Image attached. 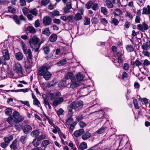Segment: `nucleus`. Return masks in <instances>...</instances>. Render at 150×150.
I'll return each instance as SVG.
<instances>
[{"mask_svg": "<svg viewBox=\"0 0 150 150\" xmlns=\"http://www.w3.org/2000/svg\"><path fill=\"white\" fill-rule=\"evenodd\" d=\"M87 147V144L85 142L81 143L80 145L79 148L81 150H83Z\"/></svg>", "mask_w": 150, "mask_h": 150, "instance_id": "393cba45", "label": "nucleus"}, {"mask_svg": "<svg viewBox=\"0 0 150 150\" xmlns=\"http://www.w3.org/2000/svg\"><path fill=\"white\" fill-rule=\"evenodd\" d=\"M39 39L37 36L34 35L32 38L30 39L29 43L31 47L33 48L35 47V46L37 45H38L39 46Z\"/></svg>", "mask_w": 150, "mask_h": 150, "instance_id": "6e6552de", "label": "nucleus"}, {"mask_svg": "<svg viewBox=\"0 0 150 150\" xmlns=\"http://www.w3.org/2000/svg\"><path fill=\"white\" fill-rule=\"evenodd\" d=\"M3 56L0 58V64H2L4 65L7 64L6 60H8L10 59L8 51L7 50H4L2 51Z\"/></svg>", "mask_w": 150, "mask_h": 150, "instance_id": "39448f33", "label": "nucleus"}, {"mask_svg": "<svg viewBox=\"0 0 150 150\" xmlns=\"http://www.w3.org/2000/svg\"><path fill=\"white\" fill-rule=\"evenodd\" d=\"M79 125L81 127H83L86 125V123L82 121L80 122Z\"/></svg>", "mask_w": 150, "mask_h": 150, "instance_id": "774afa93", "label": "nucleus"}, {"mask_svg": "<svg viewBox=\"0 0 150 150\" xmlns=\"http://www.w3.org/2000/svg\"><path fill=\"white\" fill-rule=\"evenodd\" d=\"M48 95L50 100H54L53 105L55 107L61 104L64 101L63 98L60 97L61 94L59 92H57L54 93H49Z\"/></svg>", "mask_w": 150, "mask_h": 150, "instance_id": "f257e3e1", "label": "nucleus"}, {"mask_svg": "<svg viewBox=\"0 0 150 150\" xmlns=\"http://www.w3.org/2000/svg\"><path fill=\"white\" fill-rule=\"evenodd\" d=\"M142 53L145 56H147L148 57H149L150 56V53L146 50L143 51L142 52Z\"/></svg>", "mask_w": 150, "mask_h": 150, "instance_id": "13d9d810", "label": "nucleus"}, {"mask_svg": "<svg viewBox=\"0 0 150 150\" xmlns=\"http://www.w3.org/2000/svg\"><path fill=\"white\" fill-rule=\"evenodd\" d=\"M76 79L79 81H81L83 79V76L82 74H78L76 76Z\"/></svg>", "mask_w": 150, "mask_h": 150, "instance_id": "ea45409f", "label": "nucleus"}, {"mask_svg": "<svg viewBox=\"0 0 150 150\" xmlns=\"http://www.w3.org/2000/svg\"><path fill=\"white\" fill-rule=\"evenodd\" d=\"M67 63V60L65 59H62L57 63V65L59 66H62Z\"/></svg>", "mask_w": 150, "mask_h": 150, "instance_id": "cd10ccee", "label": "nucleus"}, {"mask_svg": "<svg viewBox=\"0 0 150 150\" xmlns=\"http://www.w3.org/2000/svg\"><path fill=\"white\" fill-rule=\"evenodd\" d=\"M15 56L17 59L19 61L21 60L23 57L22 54L20 52L16 53V54Z\"/></svg>", "mask_w": 150, "mask_h": 150, "instance_id": "5701e85b", "label": "nucleus"}, {"mask_svg": "<svg viewBox=\"0 0 150 150\" xmlns=\"http://www.w3.org/2000/svg\"><path fill=\"white\" fill-rule=\"evenodd\" d=\"M40 140L38 139L35 138L34 139L32 142L33 145L35 147H37L41 143Z\"/></svg>", "mask_w": 150, "mask_h": 150, "instance_id": "412c9836", "label": "nucleus"}, {"mask_svg": "<svg viewBox=\"0 0 150 150\" xmlns=\"http://www.w3.org/2000/svg\"><path fill=\"white\" fill-rule=\"evenodd\" d=\"M27 30L30 33L34 34L36 32V30L32 26H28Z\"/></svg>", "mask_w": 150, "mask_h": 150, "instance_id": "6ab92c4d", "label": "nucleus"}, {"mask_svg": "<svg viewBox=\"0 0 150 150\" xmlns=\"http://www.w3.org/2000/svg\"><path fill=\"white\" fill-rule=\"evenodd\" d=\"M21 45L23 52H25V51L28 49L26 46L23 42L22 41L21 42Z\"/></svg>", "mask_w": 150, "mask_h": 150, "instance_id": "473e14b6", "label": "nucleus"}, {"mask_svg": "<svg viewBox=\"0 0 150 150\" xmlns=\"http://www.w3.org/2000/svg\"><path fill=\"white\" fill-rule=\"evenodd\" d=\"M33 104L38 107H39L40 106V103L38 100L37 99L33 100Z\"/></svg>", "mask_w": 150, "mask_h": 150, "instance_id": "49530a36", "label": "nucleus"}, {"mask_svg": "<svg viewBox=\"0 0 150 150\" xmlns=\"http://www.w3.org/2000/svg\"><path fill=\"white\" fill-rule=\"evenodd\" d=\"M82 17L80 13L76 14L74 17V19L76 21H79L82 19Z\"/></svg>", "mask_w": 150, "mask_h": 150, "instance_id": "e433bc0d", "label": "nucleus"}, {"mask_svg": "<svg viewBox=\"0 0 150 150\" xmlns=\"http://www.w3.org/2000/svg\"><path fill=\"white\" fill-rule=\"evenodd\" d=\"M21 103L23 104H24L28 107H29L30 106V103L28 101H23L22 100H20Z\"/></svg>", "mask_w": 150, "mask_h": 150, "instance_id": "bf43d9fd", "label": "nucleus"}, {"mask_svg": "<svg viewBox=\"0 0 150 150\" xmlns=\"http://www.w3.org/2000/svg\"><path fill=\"white\" fill-rule=\"evenodd\" d=\"M54 128L52 130V132L56 134L58 133L59 134L61 132L59 128L57 126H55Z\"/></svg>", "mask_w": 150, "mask_h": 150, "instance_id": "4c0bfd02", "label": "nucleus"}, {"mask_svg": "<svg viewBox=\"0 0 150 150\" xmlns=\"http://www.w3.org/2000/svg\"><path fill=\"white\" fill-rule=\"evenodd\" d=\"M44 52L46 54H47L49 52V47L48 46H45L43 48Z\"/></svg>", "mask_w": 150, "mask_h": 150, "instance_id": "69168bd1", "label": "nucleus"}, {"mask_svg": "<svg viewBox=\"0 0 150 150\" xmlns=\"http://www.w3.org/2000/svg\"><path fill=\"white\" fill-rule=\"evenodd\" d=\"M101 12L104 15H106L108 13V11L105 7H101L100 8Z\"/></svg>", "mask_w": 150, "mask_h": 150, "instance_id": "58836bf2", "label": "nucleus"}, {"mask_svg": "<svg viewBox=\"0 0 150 150\" xmlns=\"http://www.w3.org/2000/svg\"><path fill=\"white\" fill-rule=\"evenodd\" d=\"M116 56L117 57L118 63L120 64H122L123 62V54L120 52H118L116 53Z\"/></svg>", "mask_w": 150, "mask_h": 150, "instance_id": "ddd939ff", "label": "nucleus"}, {"mask_svg": "<svg viewBox=\"0 0 150 150\" xmlns=\"http://www.w3.org/2000/svg\"><path fill=\"white\" fill-rule=\"evenodd\" d=\"M8 11L9 12L14 13L16 12V9L12 6H9L8 7Z\"/></svg>", "mask_w": 150, "mask_h": 150, "instance_id": "c756f323", "label": "nucleus"}, {"mask_svg": "<svg viewBox=\"0 0 150 150\" xmlns=\"http://www.w3.org/2000/svg\"><path fill=\"white\" fill-rule=\"evenodd\" d=\"M133 103L135 108L137 109H138L139 108V107L138 106L137 100L135 99H134L133 100Z\"/></svg>", "mask_w": 150, "mask_h": 150, "instance_id": "6e6d98bb", "label": "nucleus"}, {"mask_svg": "<svg viewBox=\"0 0 150 150\" xmlns=\"http://www.w3.org/2000/svg\"><path fill=\"white\" fill-rule=\"evenodd\" d=\"M50 142L48 140H44L42 141L41 145L42 146L46 147L47 146L50 144Z\"/></svg>", "mask_w": 150, "mask_h": 150, "instance_id": "72a5a7b5", "label": "nucleus"}, {"mask_svg": "<svg viewBox=\"0 0 150 150\" xmlns=\"http://www.w3.org/2000/svg\"><path fill=\"white\" fill-rule=\"evenodd\" d=\"M142 25L143 27L144 31V30H147L149 28L148 25L145 22H144L142 23Z\"/></svg>", "mask_w": 150, "mask_h": 150, "instance_id": "3c124183", "label": "nucleus"}, {"mask_svg": "<svg viewBox=\"0 0 150 150\" xmlns=\"http://www.w3.org/2000/svg\"><path fill=\"white\" fill-rule=\"evenodd\" d=\"M15 120H16L12 116L9 117L7 119V121L10 124H13Z\"/></svg>", "mask_w": 150, "mask_h": 150, "instance_id": "c85d7f7f", "label": "nucleus"}, {"mask_svg": "<svg viewBox=\"0 0 150 150\" xmlns=\"http://www.w3.org/2000/svg\"><path fill=\"white\" fill-rule=\"evenodd\" d=\"M83 105V102L81 100L72 102L68 107L69 114L72 115L73 114L72 109H74L75 111H78L82 108Z\"/></svg>", "mask_w": 150, "mask_h": 150, "instance_id": "7ed1b4c3", "label": "nucleus"}, {"mask_svg": "<svg viewBox=\"0 0 150 150\" xmlns=\"http://www.w3.org/2000/svg\"><path fill=\"white\" fill-rule=\"evenodd\" d=\"M93 2L91 1H89L87 2V3L86 4V7L88 9H89L91 7V6L93 5Z\"/></svg>", "mask_w": 150, "mask_h": 150, "instance_id": "a19ab883", "label": "nucleus"}, {"mask_svg": "<svg viewBox=\"0 0 150 150\" xmlns=\"http://www.w3.org/2000/svg\"><path fill=\"white\" fill-rule=\"evenodd\" d=\"M13 70L19 76H22L23 74V69L21 64L17 63L13 65Z\"/></svg>", "mask_w": 150, "mask_h": 150, "instance_id": "423d86ee", "label": "nucleus"}, {"mask_svg": "<svg viewBox=\"0 0 150 150\" xmlns=\"http://www.w3.org/2000/svg\"><path fill=\"white\" fill-rule=\"evenodd\" d=\"M44 102L45 105H47L49 108L50 109H51V107L47 99H44Z\"/></svg>", "mask_w": 150, "mask_h": 150, "instance_id": "8fccbe9b", "label": "nucleus"}, {"mask_svg": "<svg viewBox=\"0 0 150 150\" xmlns=\"http://www.w3.org/2000/svg\"><path fill=\"white\" fill-rule=\"evenodd\" d=\"M5 112L6 115H10L12 113V109L10 108H8L5 110Z\"/></svg>", "mask_w": 150, "mask_h": 150, "instance_id": "c9c22d12", "label": "nucleus"}, {"mask_svg": "<svg viewBox=\"0 0 150 150\" xmlns=\"http://www.w3.org/2000/svg\"><path fill=\"white\" fill-rule=\"evenodd\" d=\"M76 123V122L73 121L71 116L68 118L66 121V124L69 126L70 125L69 131L71 132H73Z\"/></svg>", "mask_w": 150, "mask_h": 150, "instance_id": "0eeeda50", "label": "nucleus"}, {"mask_svg": "<svg viewBox=\"0 0 150 150\" xmlns=\"http://www.w3.org/2000/svg\"><path fill=\"white\" fill-rule=\"evenodd\" d=\"M49 68L48 66L43 65L40 67L38 69V75L43 76L46 80H49L51 77L52 74L48 71Z\"/></svg>", "mask_w": 150, "mask_h": 150, "instance_id": "f03ea898", "label": "nucleus"}, {"mask_svg": "<svg viewBox=\"0 0 150 150\" xmlns=\"http://www.w3.org/2000/svg\"><path fill=\"white\" fill-rule=\"evenodd\" d=\"M50 2L49 0H42L41 1V4L44 6H46Z\"/></svg>", "mask_w": 150, "mask_h": 150, "instance_id": "864d4df0", "label": "nucleus"}, {"mask_svg": "<svg viewBox=\"0 0 150 150\" xmlns=\"http://www.w3.org/2000/svg\"><path fill=\"white\" fill-rule=\"evenodd\" d=\"M143 14H150V6L148 5L147 8L144 7L142 11Z\"/></svg>", "mask_w": 150, "mask_h": 150, "instance_id": "2eb2a0df", "label": "nucleus"}, {"mask_svg": "<svg viewBox=\"0 0 150 150\" xmlns=\"http://www.w3.org/2000/svg\"><path fill=\"white\" fill-rule=\"evenodd\" d=\"M56 83L57 82L56 81H53L48 84V86L49 87H50L52 86H54L56 84Z\"/></svg>", "mask_w": 150, "mask_h": 150, "instance_id": "052dcab7", "label": "nucleus"}, {"mask_svg": "<svg viewBox=\"0 0 150 150\" xmlns=\"http://www.w3.org/2000/svg\"><path fill=\"white\" fill-rule=\"evenodd\" d=\"M52 19L49 16H46L42 20V23L44 26H48L50 25L52 23Z\"/></svg>", "mask_w": 150, "mask_h": 150, "instance_id": "9b49d317", "label": "nucleus"}, {"mask_svg": "<svg viewBox=\"0 0 150 150\" xmlns=\"http://www.w3.org/2000/svg\"><path fill=\"white\" fill-rule=\"evenodd\" d=\"M105 2L106 6L108 8H112L113 7V5L110 0H106Z\"/></svg>", "mask_w": 150, "mask_h": 150, "instance_id": "b1692460", "label": "nucleus"}, {"mask_svg": "<svg viewBox=\"0 0 150 150\" xmlns=\"http://www.w3.org/2000/svg\"><path fill=\"white\" fill-rule=\"evenodd\" d=\"M73 77V73L69 72L66 74V76H65V79H71V80Z\"/></svg>", "mask_w": 150, "mask_h": 150, "instance_id": "7c9ffc66", "label": "nucleus"}, {"mask_svg": "<svg viewBox=\"0 0 150 150\" xmlns=\"http://www.w3.org/2000/svg\"><path fill=\"white\" fill-rule=\"evenodd\" d=\"M29 13L32 14L33 15L35 16H37L38 14V12L36 8H34L28 11Z\"/></svg>", "mask_w": 150, "mask_h": 150, "instance_id": "bb28decb", "label": "nucleus"}, {"mask_svg": "<svg viewBox=\"0 0 150 150\" xmlns=\"http://www.w3.org/2000/svg\"><path fill=\"white\" fill-rule=\"evenodd\" d=\"M100 23L103 25L105 26L108 23V21L105 18H102L100 19Z\"/></svg>", "mask_w": 150, "mask_h": 150, "instance_id": "f704fd0d", "label": "nucleus"}, {"mask_svg": "<svg viewBox=\"0 0 150 150\" xmlns=\"http://www.w3.org/2000/svg\"><path fill=\"white\" fill-rule=\"evenodd\" d=\"M126 49L129 52H132L134 50L133 47L132 46L129 45L126 46Z\"/></svg>", "mask_w": 150, "mask_h": 150, "instance_id": "c03bdc74", "label": "nucleus"}, {"mask_svg": "<svg viewBox=\"0 0 150 150\" xmlns=\"http://www.w3.org/2000/svg\"><path fill=\"white\" fill-rule=\"evenodd\" d=\"M19 122L16 121L14 127L15 129L17 130H20L21 127V125L19 123Z\"/></svg>", "mask_w": 150, "mask_h": 150, "instance_id": "79ce46f5", "label": "nucleus"}, {"mask_svg": "<svg viewBox=\"0 0 150 150\" xmlns=\"http://www.w3.org/2000/svg\"><path fill=\"white\" fill-rule=\"evenodd\" d=\"M12 116L15 120H16V121L19 122H21L24 119V117L20 116L19 113L16 111H15L13 112Z\"/></svg>", "mask_w": 150, "mask_h": 150, "instance_id": "9d476101", "label": "nucleus"}, {"mask_svg": "<svg viewBox=\"0 0 150 150\" xmlns=\"http://www.w3.org/2000/svg\"><path fill=\"white\" fill-rule=\"evenodd\" d=\"M84 132V130L83 129H81L75 131L74 132V134L76 137H78L81 135Z\"/></svg>", "mask_w": 150, "mask_h": 150, "instance_id": "4468645a", "label": "nucleus"}, {"mask_svg": "<svg viewBox=\"0 0 150 150\" xmlns=\"http://www.w3.org/2000/svg\"><path fill=\"white\" fill-rule=\"evenodd\" d=\"M22 129L24 133L25 134H27L29 131L32 130V128L30 125H26L23 127Z\"/></svg>", "mask_w": 150, "mask_h": 150, "instance_id": "f8f14e48", "label": "nucleus"}, {"mask_svg": "<svg viewBox=\"0 0 150 150\" xmlns=\"http://www.w3.org/2000/svg\"><path fill=\"white\" fill-rule=\"evenodd\" d=\"M73 16L72 15H70L67 17V21L68 22H72L73 20Z\"/></svg>", "mask_w": 150, "mask_h": 150, "instance_id": "de8ad7c7", "label": "nucleus"}, {"mask_svg": "<svg viewBox=\"0 0 150 150\" xmlns=\"http://www.w3.org/2000/svg\"><path fill=\"white\" fill-rule=\"evenodd\" d=\"M14 19L15 22L18 25H19L21 24V22L18 17H15Z\"/></svg>", "mask_w": 150, "mask_h": 150, "instance_id": "338daca9", "label": "nucleus"}, {"mask_svg": "<svg viewBox=\"0 0 150 150\" xmlns=\"http://www.w3.org/2000/svg\"><path fill=\"white\" fill-rule=\"evenodd\" d=\"M59 136L60 137L62 141H63V138L65 139L66 138V136L64 134H63L61 132L59 134Z\"/></svg>", "mask_w": 150, "mask_h": 150, "instance_id": "e2e57ef3", "label": "nucleus"}, {"mask_svg": "<svg viewBox=\"0 0 150 150\" xmlns=\"http://www.w3.org/2000/svg\"><path fill=\"white\" fill-rule=\"evenodd\" d=\"M40 132L37 130H33L30 133V135L33 137L36 138L39 135Z\"/></svg>", "mask_w": 150, "mask_h": 150, "instance_id": "f3484780", "label": "nucleus"}, {"mask_svg": "<svg viewBox=\"0 0 150 150\" xmlns=\"http://www.w3.org/2000/svg\"><path fill=\"white\" fill-rule=\"evenodd\" d=\"M68 146L71 147V149L73 150H77L76 148L75 147V146L73 143H69L68 144Z\"/></svg>", "mask_w": 150, "mask_h": 150, "instance_id": "603ef678", "label": "nucleus"}, {"mask_svg": "<svg viewBox=\"0 0 150 150\" xmlns=\"http://www.w3.org/2000/svg\"><path fill=\"white\" fill-rule=\"evenodd\" d=\"M42 33L47 36H49L50 34L49 28H45L44 30L42 31Z\"/></svg>", "mask_w": 150, "mask_h": 150, "instance_id": "2f4dec72", "label": "nucleus"}, {"mask_svg": "<svg viewBox=\"0 0 150 150\" xmlns=\"http://www.w3.org/2000/svg\"><path fill=\"white\" fill-rule=\"evenodd\" d=\"M91 8L94 11H96L99 9L98 5L96 3L93 4Z\"/></svg>", "mask_w": 150, "mask_h": 150, "instance_id": "37998d69", "label": "nucleus"}, {"mask_svg": "<svg viewBox=\"0 0 150 150\" xmlns=\"http://www.w3.org/2000/svg\"><path fill=\"white\" fill-rule=\"evenodd\" d=\"M13 139V137L12 136L10 135L4 138V140L6 142L9 144L10 142Z\"/></svg>", "mask_w": 150, "mask_h": 150, "instance_id": "4be33fe9", "label": "nucleus"}, {"mask_svg": "<svg viewBox=\"0 0 150 150\" xmlns=\"http://www.w3.org/2000/svg\"><path fill=\"white\" fill-rule=\"evenodd\" d=\"M85 23L84 24L85 25H89L90 24V18H85Z\"/></svg>", "mask_w": 150, "mask_h": 150, "instance_id": "5fc2aeb1", "label": "nucleus"}, {"mask_svg": "<svg viewBox=\"0 0 150 150\" xmlns=\"http://www.w3.org/2000/svg\"><path fill=\"white\" fill-rule=\"evenodd\" d=\"M47 137V136L46 134H42L40 135L37 138L38 139V140L40 141L42 139H46Z\"/></svg>", "mask_w": 150, "mask_h": 150, "instance_id": "a18cd8bd", "label": "nucleus"}, {"mask_svg": "<svg viewBox=\"0 0 150 150\" xmlns=\"http://www.w3.org/2000/svg\"><path fill=\"white\" fill-rule=\"evenodd\" d=\"M91 136V135L90 133L88 132H87L82 136V138L83 140H85L90 138Z\"/></svg>", "mask_w": 150, "mask_h": 150, "instance_id": "aec40b11", "label": "nucleus"}, {"mask_svg": "<svg viewBox=\"0 0 150 150\" xmlns=\"http://www.w3.org/2000/svg\"><path fill=\"white\" fill-rule=\"evenodd\" d=\"M129 67V65L128 64L125 63L124 65L123 68L125 70H128Z\"/></svg>", "mask_w": 150, "mask_h": 150, "instance_id": "0e129e2a", "label": "nucleus"}, {"mask_svg": "<svg viewBox=\"0 0 150 150\" xmlns=\"http://www.w3.org/2000/svg\"><path fill=\"white\" fill-rule=\"evenodd\" d=\"M119 21L117 19L115 18H113L111 19V23L113 24L115 26L117 25L119 23Z\"/></svg>", "mask_w": 150, "mask_h": 150, "instance_id": "a878e982", "label": "nucleus"}, {"mask_svg": "<svg viewBox=\"0 0 150 150\" xmlns=\"http://www.w3.org/2000/svg\"><path fill=\"white\" fill-rule=\"evenodd\" d=\"M17 140L16 139L14 140L12 144L10 146V147L11 149L14 150L16 149L17 148Z\"/></svg>", "mask_w": 150, "mask_h": 150, "instance_id": "dca6fc26", "label": "nucleus"}, {"mask_svg": "<svg viewBox=\"0 0 150 150\" xmlns=\"http://www.w3.org/2000/svg\"><path fill=\"white\" fill-rule=\"evenodd\" d=\"M25 54H27V61L25 63V67L28 68H30L33 65V63L32 60L33 56L31 51L30 49H28L24 52Z\"/></svg>", "mask_w": 150, "mask_h": 150, "instance_id": "20e7f679", "label": "nucleus"}, {"mask_svg": "<svg viewBox=\"0 0 150 150\" xmlns=\"http://www.w3.org/2000/svg\"><path fill=\"white\" fill-rule=\"evenodd\" d=\"M57 36L56 34H53L49 37V40L52 42H54L57 40Z\"/></svg>", "mask_w": 150, "mask_h": 150, "instance_id": "a211bd4d", "label": "nucleus"}, {"mask_svg": "<svg viewBox=\"0 0 150 150\" xmlns=\"http://www.w3.org/2000/svg\"><path fill=\"white\" fill-rule=\"evenodd\" d=\"M72 83L71 84H68L67 85V87L69 88H71L74 89L80 85V82L79 81H74L73 79H71Z\"/></svg>", "mask_w": 150, "mask_h": 150, "instance_id": "1a4fd4ad", "label": "nucleus"}, {"mask_svg": "<svg viewBox=\"0 0 150 150\" xmlns=\"http://www.w3.org/2000/svg\"><path fill=\"white\" fill-rule=\"evenodd\" d=\"M64 111V110L62 108H61L57 111V115L59 116L62 115Z\"/></svg>", "mask_w": 150, "mask_h": 150, "instance_id": "4d7b16f0", "label": "nucleus"}, {"mask_svg": "<svg viewBox=\"0 0 150 150\" xmlns=\"http://www.w3.org/2000/svg\"><path fill=\"white\" fill-rule=\"evenodd\" d=\"M26 139L27 136L26 135L22 136L20 138L21 141L23 144L25 143Z\"/></svg>", "mask_w": 150, "mask_h": 150, "instance_id": "09e8293b", "label": "nucleus"}, {"mask_svg": "<svg viewBox=\"0 0 150 150\" xmlns=\"http://www.w3.org/2000/svg\"><path fill=\"white\" fill-rule=\"evenodd\" d=\"M105 131L104 127H101L100 129L97 131V133L99 134H101L103 133Z\"/></svg>", "mask_w": 150, "mask_h": 150, "instance_id": "680f3d73", "label": "nucleus"}]
</instances>
